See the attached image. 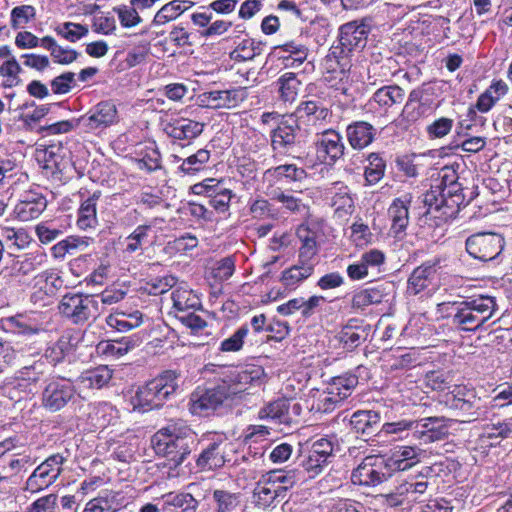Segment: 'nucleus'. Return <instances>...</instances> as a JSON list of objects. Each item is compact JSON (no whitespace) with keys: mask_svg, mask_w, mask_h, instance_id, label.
Here are the masks:
<instances>
[{"mask_svg":"<svg viewBox=\"0 0 512 512\" xmlns=\"http://www.w3.org/2000/svg\"><path fill=\"white\" fill-rule=\"evenodd\" d=\"M253 377L248 370L232 371L214 387L197 389L190 397V411L194 415L207 416L227 399H233L246 390Z\"/></svg>","mask_w":512,"mask_h":512,"instance_id":"nucleus-1","label":"nucleus"},{"mask_svg":"<svg viewBox=\"0 0 512 512\" xmlns=\"http://www.w3.org/2000/svg\"><path fill=\"white\" fill-rule=\"evenodd\" d=\"M452 324L462 331H475L493 317L498 309L495 297L480 295L461 302L448 303Z\"/></svg>","mask_w":512,"mask_h":512,"instance_id":"nucleus-2","label":"nucleus"},{"mask_svg":"<svg viewBox=\"0 0 512 512\" xmlns=\"http://www.w3.org/2000/svg\"><path fill=\"white\" fill-rule=\"evenodd\" d=\"M177 378L174 371L166 370L140 386L131 398L133 410L147 412L163 407L178 389Z\"/></svg>","mask_w":512,"mask_h":512,"instance_id":"nucleus-3","label":"nucleus"},{"mask_svg":"<svg viewBox=\"0 0 512 512\" xmlns=\"http://www.w3.org/2000/svg\"><path fill=\"white\" fill-rule=\"evenodd\" d=\"M480 402L481 399L475 392L463 385H454L452 390L441 395L439 399V403L463 423L475 421L482 416Z\"/></svg>","mask_w":512,"mask_h":512,"instance_id":"nucleus-4","label":"nucleus"},{"mask_svg":"<svg viewBox=\"0 0 512 512\" xmlns=\"http://www.w3.org/2000/svg\"><path fill=\"white\" fill-rule=\"evenodd\" d=\"M59 314L74 325H84L99 315V303L94 295L66 293L58 304Z\"/></svg>","mask_w":512,"mask_h":512,"instance_id":"nucleus-5","label":"nucleus"},{"mask_svg":"<svg viewBox=\"0 0 512 512\" xmlns=\"http://www.w3.org/2000/svg\"><path fill=\"white\" fill-rule=\"evenodd\" d=\"M174 431L175 428L167 427L157 433L156 450L178 466L190 454L194 435L190 431L188 434L177 435Z\"/></svg>","mask_w":512,"mask_h":512,"instance_id":"nucleus-6","label":"nucleus"},{"mask_svg":"<svg viewBox=\"0 0 512 512\" xmlns=\"http://www.w3.org/2000/svg\"><path fill=\"white\" fill-rule=\"evenodd\" d=\"M334 444L327 438H319L306 443V448L300 452V465L310 478L321 474L333 458Z\"/></svg>","mask_w":512,"mask_h":512,"instance_id":"nucleus-7","label":"nucleus"},{"mask_svg":"<svg viewBox=\"0 0 512 512\" xmlns=\"http://www.w3.org/2000/svg\"><path fill=\"white\" fill-rule=\"evenodd\" d=\"M65 462L66 458L59 453L49 456L28 477L25 490L37 493L51 486L61 475Z\"/></svg>","mask_w":512,"mask_h":512,"instance_id":"nucleus-8","label":"nucleus"},{"mask_svg":"<svg viewBox=\"0 0 512 512\" xmlns=\"http://www.w3.org/2000/svg\"><path fill=\"white\" fill-rule=\"evenodd\" d=\"M356 53L347 50L340 43L334 44L330 47L328 54L324 59V66L329 73H338L341 85L337 88L345 95L351 86L350 71L355 60Z\"/></svg>","mask_w":512,"mask_h":512,"instance_id":"nucleus-9","label":"nucleus"},{"mask_svg":"<svg viewBox=\"0 0 512 512\" xmlns=\"http://www.w3.org/2000/svg\"><path fill=\"white\" fill-rule=\"evenodd\" d=\"M391 476L386 464V458L380 455H370L352 471L353 484L362 486H376Z\"/></svg>","mask_w":512,"mask_h":512,"instance_id":"nucleus-10","label":"nucleus"},{"mask_svg":"<svg viewBox=\"0 0 512 512\" xmlns=\"http://www.w3.org/2000/svg\"><path fill=\"white\" fill-rule=\"evenodd\" d=\"M31 302L39 307L52 304L56 294L63 288L64 280L53 270H45L34 277Z\"/></svg>","mask_w":512,"mask_h":512,"instance_id":"nucleus-11","label":"nucleus"},{"mask_svg":"<svg viewBox=\"0 0 512 512\" xmlns=\"http://www.w3.org/2000/svg\"><path fill=\"white\" fill-rule=\"evenodd\" d=\"M317 159L320 163L334 165L344 155L345 145L339 132L326 129L316 132L314 141Z\"/></svg>","mask_w":512,"mask_h":512,"instance_id":"nucleus-12","label":"nucleus"},{"mask_svg":"<svg viewBox=\"0 0 512 512\" xmlns=\"http://www.w3.org/2000/svg\"><path fill=\"white\" fill-rule=\"evenodd\" d=\"M504 248V239L496 233H477L466 240V250L473 258L491 261L499 256Z\"/></svg>","mask_w":512,"mask_h":512,"instance_id":"nucleus-13","label":"nucleus"},{"mask_svg":"<svg viewBox=\"0 0 512 512\" xmlns=\"http://www.w3.org/2000/svg\"><path fill=\"white\" fill-rule=\"evenodd\" d=\"M74 395L75 388L70 381L54 379L44 388L42 403L46 409L56 412L64 408Z\"/></svg>","mask_w":512,"mask_h":512,"instance_id":"nucleus-14","label":"nucleus"},{"mask_svg":"<svg viewBox=\"0 0 512 512\" xmlns=\"http://www.w3.org/2000/svg\"><path fill=\"white\" fill-rule=\"evenodd\" d=\"M329 116V109L316 100L302 101L293 114L294 121H297L299 128L301 125H308L315 133L320 132L319 130Z\"/></svg>","mask_w":512,"mask_h":512,"instance_id":"nucleus-15","label":"nucleus"},{"mask_svg":"<svg viewBox=\"0 0 512 512\" xmlns=\"http://www.w3.org/2000/svg\"><path fill=\"white\" fill-rule=\"evenodd\" d=\"M117 109L114 103L103 101L98 103L87 115L78 119L79 126L85 132L106 128L116 122Z\"/></svg>","mask_w":512,"mask_h":512,"instance_id":"nucleus-16","label":"nucleus"},{"mask_svg":"<svg viewBox=\"0 0 512 512\" xmlns=\"http://www.w3.org/2000/svg\"><path fill=\"white\" fill-rule=\"evenodd\" d=\"M247 98V91L244 87L228 90H213L200 95L203 105L212 109H232L237 107Z\"/></svg>","mask_w":512,"mask_h":512,"instance_id":"nucleus-17","label":"nucleus"},{"mask_svg":"<svg viewBox=\"0 0 512 512\" xmlns=\"http://www.w3.org/2000/svg\"><path fill=\"white\" fill-rule=\"evenodd\" d=\"M231 450V444L219 438L210 442L199 454L196 464L201 470H213L224 466L227 452Z\"/></svg>","mask_w":512,"mask_h":512,"instance_id":"nucleus-18","label":"nucleus"},{"mask_svg":"<svg viewBox=\"0 0 512 512\" xmlns=\"http://www.w3.org/2000/svg\"><path fill=\"white\" fill-rule=\"evenodd\" d=\"M444 422V417L415 420L414 438L425 444L445 439L448 436V427Z\"/></svg>","mask_w":512,"mask_h":512,"instance_id":"nucleus-19","label":"nucleus"},{"mask_svg":"<svg viewBox=\"0 0 512 512\" xmlns=\"http://www.w3.org/2000/svg\"><path fill=\"white\" fill-rule=\"evenodd\" d=\"M47 200L38 192H25L14 208V214L20 221H31L38 218L46 209Z\"/></svg>","mask_w":512,"mask_h":512,"instance_id":"nucleus-20","label":"nucleus"},{"mask_svg":"<svg viewBox=\"0 0 512 512\" xmlns=\"http://www.w3.org/2000/svg\"><path fill=\"white\" fill-rule=\"evenodd\" d=\"M424 451L416 446H397L393 449L386 464L392 474L395 471H406L421 461Z\"/></svg>","mask_w":512,"mask_h":512,"instance_id":"nucleus-21","label":"nucleus"},{"mask_svg":"<svg viewBox=\"0 0 512 512\" xmlns=\"http://www.w3.org/2000/svg\"><path fill=\"white\" fill-rule=\"evenodd\" d=\"M411 196L405 194L393 200L388 208V216L391 221V233L395 238L401 239L409 224V206Z\"/></svg>","mask_w":512,"mask_h":512,"instance_id":"nucleus-22","label":"nucleus"},{"mask_svg":"<svg viewBox=\"0 0 512 512\" xmlns=\"http://www.w3.org/2000/svg\"><path fill=\"white\" fill-rule=\"evenodd\" d=\"M204 124L188 118H177L167 122L164 132L174 140L191 142L202 134Z\"/></svg>","mask_w":512,"mask_h":512,"instance_id":"nucleus-23","label":"nucleus"},{"mask_svg":"<svg viewBox=\"0 0 512 512\" xmlns=\"http://www.w3.org/2000/svg\"><path fill=\"white\" fill-rule=\"evenodd\" d=\"M367 35L368 28L365 24L349 22L340 27L338 43L357 54L365 47Z\"/></svg>","mask_w":512,"mask_h":512,"instance_id":"nucleus-24","label":"nucleus"},{"mask_svg":"<svg viewBox=\"0 0 512 512\" xmlns=\"http://www.w3.org/2000/svg\"><path fill=\"white\" fill-rule=\"evenodd\" d=\"M297 129H299L298 123L294 121L293 115L282 120L271 132V146L273 150L278 152L288 151L295 144Z\"/></svg>","mask_w":512,"mask_h":512,"instance_id":"nucleus-25","label":"nucleus"},{"mask_svg":"<svg viewBox=\"0 0 512 512\" xmlns=\"http://www.w3.org/2000/svg\"><path fill=\"white\" fill-rule=\"evenodd\" d=\"M376 135L373 125L365 121H356L346 128V138L349 145L355 150H362L369 146Z\"/></svg>","mask_w":512,"mask_h":512,"instance_id":"nucleus-26","label":"nucleus"},{"mask_svg":"<svg viewBox=\"0 0 512 512\" xmlns=\"http://www.w3.org/2000/svg\"><path fill=\"white\" fill-rule=\"evenodd\" d=\"M381 422V415L374 410H358L350 418L352 429L362 435H370L375 432Z\"/></svg>","mask_w":512,"mask_h":512,"instance_id":"nucleus-27","label":"nucleus"},{"mask_svg":"<svg viewBox=\"0 0 512 512\" xmlns=\"http://www.w3.org/2000/svg\"><path fill=\"white\" fill-rule=\"evenodd\" d=\"M140 343L139 337L126 336L116 340L102 341L99 343L98 349L106 356L119 358L138 347Z\"/></svg>","mask_w":512,"mask_h":512,"instance_id":"nucleus-28","label":"nucleus"},{"mask_svg":"<svg viewBox=\"0 0 512 512\" xmlns=\"http://www.w3.org/2000/svg\"><path fill=\"white\" fill-rule=\"evenodd\" d=\"M258 415L260 419H270L283 424L294 421L293 416L290 415V400L285 398L268 403L260 409Z\"/></svg>","mask_w":512,"mask_h":512,"instance_id":"nucleus-29","label":"nucleus"},{"mask_svg":"<svg viewBox=\"0 0 512 512\" xmlns=\"http://www.w3.org/2000/svg\"><path fill=\"white\" fill-rule=\"evenodd\" d=\"M297 237L301 242L299 262L313 263L312 260L318 253L317 233L306 225H300Z\"/></svg>","mask_w":512,"mask_h":512,"instance_id":"nucleus-30","label":"nucleus"},{"mask_svg":"<svg viewBox=\"0 0 512 512\" xmlns=\"http://www.w3.org/2000/svg\"><path fill=\"white\" fill-rule=\"evenodd\" d=\"M405 92L398 85L383 86L375 91L370 99V104H377L381 109L388 110L394 105L401 104Z\"/></svg>","mask_w":512,"mask_h":512,"instance_id":"nucleus-31","label":"nucleus"},{"mask_svg":"<svg viewBox=\"0 0 512 512\" xmlns=\"http://www.w3.org/2000/svg\"><path fill=\"white\" fill-rule=\"evenodd\" d=\"M162 512H174L181 508L183 512H195L198 501L189 493H168L161 497Z\"/></svg>","mask_w":512,"mask_h":512,"instance_id":"nucleus-32","label":"nucleus"},{"mask_svg":"<svg viewBox=\"0 0 512 512\" xmlns=\"http://www.w3.org/2000/svg\"><path fill=\"white\" fill-rule=\"evenodd\" d=\"M100 192H94L87 199L83 200L78 209L77 226L81 230L95 228L98 224L97 220V201Z\"/></svg>","mask_w":512,"mask_h":512,"instance_id":"nucleus-33","label":"nucleus"},{"mask_svg":"<svg viewBox=\"0 0 512 512\" xmlns=\"http://www.w3.org/2000/svg\"><path fill=\"white\" fill-rule=\"evenodd\" d=\"M173 307L177 314H184L201 307L199 297L187 286H178L171 294Z\"/></svg>","mask_w":512,"mask_h":512,"instance_id":"nucleus-34","label":"nucleus"},{"mask_svg":"<svg viewBox=\"0 0 512 512\" xmlns=\"http://www.w3.org/2000/svg\"><path fill=\"white\" fill-rule=\"evenodd\" d=\"M313 271V263L298 262L281 273L280 281L286 289L294 290L302 281L310 277Z\"/></svg>","mask_w":512,"mask_h":512,"instance_id":"nucleus-35","label":"nucleus"},{"mask_svg":"<svg viewBox=\"0 0 512 512\" xmlns=\"http://www.w3.org/2000/svg\"><path fill=\"white\" fill-rule=\"evenodd\" d=\"M357 385L358 377L352 373H345L333 377L327 385V390H329V394L343 402L351 396Z\"/></svg>","mask_w":512,"mask_h":512,"instance_id":"nucleus-36","label":"nucleus"},{"mask_svg":"<svg viewBox=\"0 0 512 512\" xmlns=\"http://www.w3.org/2000/svg\"><path fill=\"white\" fill-rule=\"evenodd\" d=\"M0 323L4 331L17 335H34L41 331L38 324L20 314L3 318Z\"/></svg>","mask_w":512,"mask_h":512,"instance_id":"nucleus-37","label":"nucleus"},{"mask_svg":"<svg viewBox=\"0 0 512 512\" xmlns=\"http://www.w3.org/2000/svg\"><path fill=\"white\" fill-rule=\"evenodd\" d=\"M386 296V287L383 284L360 290L352 297V308L363 310L370 305L381 303Z\"/></svg>","mask_w":512,"mask_h":512,"instance_id":"nucleus-38","label":"nucleus"},{"mask_svg":"<svg viewBox=\"0 0 512 512\" xmlns=\"http://www.w3.org/2000/svg\"><path fill=\"white\" fill-rule=\"evenodd\" d=\"M215 512H238L242 510L241 494L224 489H215L212 494Z\"/></svg>","mask_w":512,"mask_h":512,"instance_id":"nucleus-39","label":"nucleus"},{"mask_svg":"<svg viewBox=\"0 0 512 512\" xmlns=\"http://www.w3.org/2000/svg\"><path fill=\"white\" fill-rule=\"evenodd\" d=\"M435 269L431 265H421L413 270L409 279L407 292L410 295H417L425 290L431 283V277Z\"/></svg>","mask_w":512,"mask_h":512,"instance_id":"nucleus-40","label":"nucleus"},{"mask_svg":"<svg viewBox=\"0 0 512 512\" xmlns=\"http://www.w3.org/2000/svg\"><path fill=\"white\" fill-rule=\"evenodd\" d=\"M112 378V370L108 366L101 365L88 370L79 377L80 383L86 388L101 389Z\"/></svg>","mask_w":512,"mask_h":512,"instance_id":"nucleus-41","label":"nucleus"},{"mask_svg":"<svg viewBox=\"0 0 512 512\" xmlns=\"http://www.w3.org/2000/svg\"><path fill=\"white\" fill-rule=\"evenodd\" d=\"M279 97L284 102H294L297 98L301 81L297 78V75L292 72H286L282 74L277 82Z\"/></svg>","mask_w":512,"mask_h":512,"instance_id":"nucleus-42","label":"nucleus"},{"mask_svg":"<svg viewBox=\"0 0 512 512\" xmlns=\"http://www.w3.org/2000/svg\"><path fill=\"white\" fill-rule=\"evenodd\" d=\"M210 151L199 149L195 154L184 159L179 166V171L184 175L193 176L205 169L210 160Z\"/></svg>","mask_w":512,"mask_h":512,"instance_id":"nucleus-43","label":"nucleus"},{"mask_svg":"<svg viewBox=\"0 0 512 512\" xmlns=\"http://www.w3.org/2000/svg\"><path fill=\"white\" fill-rule=\"evenodd\" d=\"M45 262V255L38 252H31L18 257L12 266L16 274L29 275L41 267Z\"/></svg>","mask_w":512,"mask_h":512,"instance_id":"nucleus-44","label":"nucleus"},{"mask_svg":"<svg viewBox=\"0 0 512 512\" xmlns=\"http://www.w3.org/2000/svg\"><path fill=\"white\" fill-rule=\"evenodd\" d=\"M185 3L186 1L182 0H173L169 3H166L155 14L153 24L164 25L170 21L175 20L188 9L187 6H184Z\"/></svg>","mask_w":512,"mask_h":512,"instance_id":"nucleus-45","label":"nucleus"},{"mask_svg":"<svg viewBox=\"0 0 512 512\" xmlns=\"http://www.w3.org/2000/svg\"><path fill=\"white\" fill-rule=\"evenodd\" d=\"M277 499L276 491L274 486L268 484V479L263 476V479L257 483L253 491V501L260 508H268L274 506V502Z\"/></svg>","mask_w":512,"mask_h":512,"instance_id":"nucleus-46","label":"nucleus"},{"mask_svg":"<svg viewBox=\"0 0 512 512\" xmlns=\"http://www.w3.org/2000/svg\"><path fill=\"white\" fill-rule=\"evenodd\" d=\"M284 54L281 57L287 61V66H295L302 64L308 55V50L304 45L296 42H287L277 47Z\"/></svg>","mask_w":512,"mask_h":512,"instance_id":"nucleus-47","label":"nucleus"},{"mask_svg":"<svg viewBox=\"0 0 512 512\" xmlns=\"http://www.w3.org/2000/svg\"><path fill=\"white\" fill-rule=\"evenodd\" d=\"M366 336L363 327L346 325L339 333V340L347 350H353L365 341Z\"/></svg>","mask_w":512,"mask_h":512,"instance_id":"nucleus-48","label":"nucleus"},{"mask_svg":"<svg viewBox=\"0 0 512 512\" xmlns=\"http://www.w3.org/2000/svg\"><path fill=\"white\" fill-rule=\"evenodd\" d=\"M365 180L369 185L378 183L384 176L386 163L378 153H370L367 157Z\"/></svg>","mask_w":512,"mask_h":512,"instance_id":"nucleus-49","label":"nucleus"},{"mask_svg":"<svg viewBox=\"0 0 512 512\" xmlns=\"http://www.w3.org/2000/svg\"><path fill=\"white\" fill-rule=\"evenodd\" d=\"M48 368L45 361H34L31 365H25L17 371V379L37 383L47 374Z\"/></svg>","mask_w":512,"mask_h":512,"instance_id":"nucleus-50","label":"nucleus"},{"mask_svg":"<svg viewBox=\"0 0 512 512\" xmlns=\"http://www.w3.org/2000/svg\"><path fill=\"white\" fill-rule=\"evenodd\" d=\"M151 229L150 225H139L134 231L129 234L125 241V252L132 254L142 249L143 243L148 238V232Z\"/></svg>","mask_w":512,"mask_h":512,"instance_id":"nucleus-51","label":"nucleus"},{"mask_svg":"<svg viewBox=\"0 0 512 512\" xmlns=\"http://www.w3.org/2000/svg\"><path fill=\"white\" fill-rule=\"evenodd\" d=\"M36 17V9L32 5L14 7L11 11V27L19 29Z\"/></svg>","mask_w":512,"mask_h":512,"instance_id":"nucleus-52","label":"nucleus"},{"mask_svg":"<svg viewBox=\"0 0 512 512\" xmlns=\"http://www.w3.org/2000/svg\"><path fill=\"white\" fill-rule=\"evenodd\" d=\"M56 32L58 35L62 36L69 42H76L85 37L89 30L85 25L73 22H65L56 28Z\"/></svg>","mask_w":512,"mask_h":512,"instance_id":"nucleus-53","label":"nucleus"},{"mask_svg":"<svg viewBox=\"0 0 512 512\" xmlns=\"http://www.w3.org/2000/svg\"><path fill=\"white\" fill-rule=\"evenodd\" d=\"M268 479V484L272 486L286 485L287 487H293V485L300 479V473L296 470H274L270 471L265 475Z\"/></svg>","mask_w":512,"mask_h":512,"instance_id":"nucleus-54","label":"nucleus"},{"mask_svg":"<svg viewBox=\"0 0 512 512\" xmlns=\"http://www.w3.org/2000/svg\"><path fill=\"white\" fill-rule=\"evenodd\" d=\"M118 505L114 501V496L107 494L90 500L84 509V512H116Z\"/></svg>","mask_w":512,"mask_h":512,"instance_id":"nucleus-55","label":"nucleus"},{"mask_svg":"<svg viewBox=\"0 0 512 512\" xmlns=\"http://www.w3.org/2000/svg\"><path fill=\"white\" fill-rule=\"evenodd\" d=\"M113 10L117 13L121 25L125 28L135 27L142 22V18L139 16L136 6L128 7L122 5L113 8Z\"/></svg>","mask_w":512,"mask_h":512,"instance_id":"nucleus-56","label":"nucleus"},{"mask_svg":"<svg viewBox=\"0 0 512 512\" xmlns=\"http://www.w3.org/2000/svg\"><path fill=\"white\" fill-rule=\"evenodd\" d=\"M332 206L337 213L351 214L354 209V201L349 195L347 187H341L340 191L332 197Z\"/></svg>","mask_w":512,"mask_h":512,"instance_id":"nucleus-57","label":"nucleus"},{"mask_svg":"<svg viewBox=\"0 0 512 512\" xmlns=\"http://www.w3.org/2000/svg\"><path fill=\"white\" fill-rule=\"evenodd\" d=\"M69 349V342L64 338H61L46 349L45 357L50 363L55 365L65 358Z\"/></svg>","mask_w":512,"mask_h":512,"instance_id":"nucleus-58","label":"nucleus"},{"mask_svg":"<svg viewBox=\"0 0 512 512\" xmlns=\"http://www.w3.org/2000/svg\"><path fill=\"white\" fill-rule=\"evenodd\" d=\"M176 281V278L171 275L154 278L147 282L145 289L151 295H160L173 288L176 285Z\"/></svg>","mask_w":512,"mask_h":512,"instance_id":"nucleus-59","label":"nucleus"},{"mask_svg":"<svg viewBox=\"0 0 512 512\" xmlns=\"http://www.w3.org/2000/svg\"><path fill=\"white\" fill-rule=\"evenodd\" d=\"M1 235L7 241H10L12 245L16 246L18 249H23L30 243L29 234L26 230L22 228L14 229L10 227H5L2 229Z\"/></svg>","mask_w":512,"mask_h":512,"instance_id":"nucleus-60","label":"nucleus"},{"mask_svg":"<svg viewBox=\"0 0 512 512\" xmlns=\"http://www.w3.org/2000/svg\"><path fill=\"white\" fill-rule=\"evenodd\" d=\"M21 72V67L15 57H11L10 59H7L1 66H0V75L6 78H12L11 83H4V87L11 88L13 86H16L20 79L18 77L19 73Z\"/></svg>","mask_w":512,"mask_h":512,"instance_id":"nucleus-61","label":"nucleus"},{"mask_svg":"<svg viewBox=\"0 0 512 512\" xmlns=\"http://www.w3.org/2000/svg\"><path fill=\"white\" fill-rule=\"evenodd\" d=\"M248 327L241 326L231 337L222 341L220 350L223 352H236L239 351L244 342V338L248 334Z\"/></svg>","mask_w":512,"mask_h":512,"instance_id":"nucleus-62","label":"nucleus"},{"mask_svg":"<svg viewBox=\"0 0 512 512\" xmlns=\"http://www.w3.org/2000/svg\"><path fill=\"white\" fill-rule=\"evenodd\" d=\"M140 170L153 172L161 168V155L156 148L148 149L145 155L137 161Z\"/></svg>","mask_w":512,"mask_h":512,"instance_id":"nucleus-63","label":"nucleus"},{"mask_svg":"<svg viewBox=\"0 0 512 512\" xmlns=\"http://www.w3.org/2000/svg\"><path fill=\"white\" fill-rule=\"evenodd\" d=\"M209 204L218 212H225L229 208L232 198V191L229 189L221 188L215 189L214 194H210Z\"/></svg>","mask_w":512,"mask_h":512,"instance_id":"nucleus-64","label":"nucleus"}]
</instances>
